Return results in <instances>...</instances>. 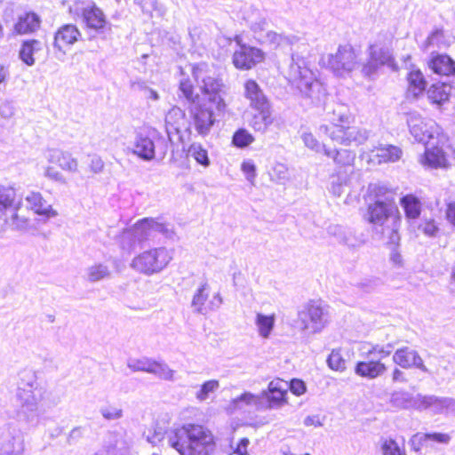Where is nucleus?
<instances>
[{"mask_svg": "<svg viewBox=\"0 0 455 455\" xmlns=\"http://www.w3.org/2000/svg\"><path fill=\"white\" fill-rule=\"evenodd\" d=\"M421 394H412L405 390L394 391L390 396V404L396 409L417 410L420 408Z\"/></svg>", "mask_w": 455, "mask_h": 455, "instance_id": "obj_28", "label": "nucleus"}, {"mask_svg": "<svg viewBox=\"0 0 455 455\" xmlns=\"http://www.w3.org/2000/svg\"><path fill=\"white\" fill-rule=\"evenodd\" d=\"M447 43L444 39L443 31L442 29H435L424 43V48L428 50L430 47L442 48L446 46Z\"/></svg>", "mask_w": 455, "mask_h": 455, "instance_id": "obj_55", "label": "nucleus"}, {"mask_svg": "<svg viewBox=\"0 0 455 455\" xmlns=\"http://www.w3.org/2000/svg\"><path fill=\"white\" fill-rule=\"evenodd\" d=\"M243 19L254 33L255 38L272 47L284 46L293 44L295 36H288L268 30V22L264 13L259 9L250 6L243 12Z\"/></svg>", "mask_w": 455, "mask_h": 455, "instance_id": "obj_6", "label": "nucleus"}, {"mask_svg": "<svg viewBox=\"0 0 455 455\" xmlns=\"http://www.w3.org/2000/svg\"><path fill=\"white\" fill-rule=\"evenodd\" d=\"M259 113L254 115L251 121V125L255 131L264 132L273 123L269 104L262 108H255Z\"/></svg>", "mask_w": 455, "mask_h": 455, "instance_id": "obj_44", "label": "nucleus"}, {"mask_svg": "<svg viewBox=\"0 0 455 455\" xmlns=\"http://www.w3.org/2000/svg\"><path fill=\"white\" fill-rule=\"evenodd\" d=\"M241 170L244 173L246 180L253 184L256 178V166L252 160L247 159L242 163Z\"/></svg>", "mask_w": 455, "mask_h": 455, "instance_id": "obj_63", "label": "nucleus"}, {"mask_svg": "<svg viewBox=\"0 0 455 455\" xmlns=\"http://www.w3.org/2000/svg\"><path fill=\"white\" fill-rule=\"evenodd\" d=\"M400 148L393 145H380L371 150L369 161L373 164L394 163L402 157Z\"/></svg>", "mask_w": 455, "mask_h": 455, "instance_id": "obj_29", "label": "nucleus"}, {"mask_svg": "<svg viewBox=\"0 0 455 455\" xmlns=\"http://www.w3.org/2000/svg\"><path fill=\"white\" fill-rule=\"evenodd\" d=\"M167 151V140L156 129L138 133L132 144V153L148 162L155 159H164Z\"/></svg>", "mask_w": 455, "mask_h": 455, "instance_id": "obj_10", "label": "nucleus"}, {"mask_svg": "<svg viewBox=\"0 0 455 455\" xmlns=\"http://www.w3.org/2000/svg\"><path fill=\"white\" fill-rule=\"evenodd\" d=\"M150 373L164 380L174 379V371L163 362L155 361Z\"/></svg>", "mask_w": 455, "mask_h": 455, "instance_id": "obj_54", "label": "nucleus"}, {"mask_svg": "<svg viewBox=\"0 0 455 455\" xmlns=\"http://www.w3.org/2000/svg\"><path fill=\"white\" fill-rule=\"evenodd\" d=\"M408 89L407 93L409 97L417 98L426 89V80L423 74L419 69H412L407 76Z\"/></svg>", "mask_w": 455, "mask_h": 455, "instance_id": "obj_36", "label": "nucleus"}, {"mask_svg": "<svg viewBox=\"0 0 455 455\" xmlns=\"http://www.w3.org/2000/svg\"><path fill=\"white\" fill-rule=\"evenodd\" d=\"M244 97L250 101V106L253 108H262L269 104L259 85L251 79L244 83Z\"/></svg>", "mask_w": 455, "mask_h": 455, "instance_id": "obj_32", "label": "nucleus"}, {"mask_svg": "<svg viewBox=\"0 0 455 455\" xmlns=\"http://www.w3.org/2000/svg\"><path fill=\"white\" fill-rule=\"evenodd\" d=\"M253 141V136L244 129H239L233 136V143L238 148L247 147Z\"/></svg>", "mask_w": 455, "mask_h": 455, "instance_id": "obj_58", "label": "nucleus"}, {"mask_svg": "<svg viewBox=\"0 0 455 455\" xmlns=\"http://www.w3.org/2000/svg\"><path fill=\"white\" fill-rule=\"evenodd\" d=\"M173 259V251L164 246L154 247L136 255L130 267L136 273L146 276L160 274Z\"/></svg>", "mask_w": 455, "mask_h": 455, "instance_id": "obj_7", "label": "nucleus"}, {"mask_svg": "<svg viewBox=\"0 0 455 455\" xmlns=\"http://www.w3.org/2000/svg\"><path fill=\"white\" fill-rule=\"evenodd\" d=\"M264 60V52L256 47L240 44L234 52L232 60L238 69L248 70Z\"/></svg>", "mask_w": 455, "mask_h": 455, "instance_id": "obj_18", "label": "nucleus"}, {"mask_svg": "<svg viewBox=\"0 0 455 455\" xmlns=\"http://www.w3.org/2000/svg\"><path fill=\"white\" fill-rule=\"evenodd\" d=\"M15 417L17 422L25 429L36 428L41 420L40 403L42 392L34 374L28 373L27 380L21 379L15 393Z\"/></svg>", "mask_w": 455, "mask_h": 455, "instance_id": "obj_2", "label": "nucleus"}, {"mask_svg": "<svg viewBox=\"0 0 455 455\" xmlns=\"http://www.w3.org/2000/svg\"><path fill=\"white\" fill-rule=\"evenodd\" d=\"M100 411L101 416L108 420H116L123 417V410L114 405L101 407Z\"/></svg>", "mask_w": 455, "mask_h": 455, "instance_id": "obj_61", "label": "nucleus"}, {"mask_svg": "<svg viewBox=\"0 0 455 455\" xmlns=\"http://www.w3.org/2000/svg\"><path fill=\"white\" fill-rule=\"evenodd\" d=\"M189 114L191 124L188 125H192L200 136L209 134L215 123L212 112L201 105L194 104L189 108Z\"/></svg>", "mask_w": 455, "mask_h": 455, "instance_id": "obj_20", "label": "nucleus"}, {"mask_svg": "<svg viewBox=\"0 0 455 455\" xmlns=\"http://www.w3.org/2000/svg\"><path fill=\"white\" fill-rule=\"evenodd\" d=\"M393 36L384 33L377 36L374 43L368 50L369 58L362 65L361 72L364 76L371 77L375 75L381 66H395L392 53Z\"/></svg>", "mask_w": 455, "mask_h": 455, "instance_id": "obj_8", "label": "nucleus"}, {"mask_svg": "<svg viewBox=\"0 0 455 455\" xmlns=\"http://www.w3.org/2000/svg\"><path fill=\"white\" fill-rule=\"evenodd\" d=\"M155 360L148 357L130 358L127 366L132 371H145L150 373Z\"/></svg>", "mask_w": 455, "mask_h": 455, "instance_id": "obj_50", "label": "nucleus"}, {"mask_svg": "<svg viewBox=\"0 0 455 455\" xmlns=\"http://www.w3.org/2000/svg\"><path fill=\"white\" fill-rule=\"evenodd\" d=\"M383 455H406L403 448L393 439H386L381 444Z\"/></svg>", "mask_w": 455, "mask_h": 455, "instance_id": "obj_57", "label": "nucleus"}, {"mask_svg": "<svg viewBox=\"0 0 455 455\" xmlns=\"http://www.w3.org/2000/svg\"><path fill=\"white\" fill-rule=\"evenodd\" d=\"M431 410L435 414L455 411V400L433 395H421L419 411Z\"/></svg>", "mask_w": 455, "mask_h": 455, "instance_id": "obj_25", "label": "nucleus"}, {"mask_svg": "<svg viewBox=\"0 0 455 455\" xmlns=\"http://www.w3.org/2000/svg\"><path fill=\"white\" fill-rule=\"evenodd\" d=\"M301 140L307 148L315 151V153L324 154V148H327L326 146L319 142L311 132H302Z\"/></svg>", "mask_w": 455, "mask_h": 455, "instance_id": "obj_56", "label": "nucleus"}, {"mask_svg": "<svg viewBox=\"0 0 455 455\" xmlns=\"http://www.w3.org/2000/svg\"><path fill=\"white\" fill-rule=\"evenodd\" d=\"M263 407L264 403L261 402V397L259 396V395L244 392L239 396L230 400L224 410L228 414L232 415L237 412L246 411L251 408L262 410Z\"/></svg>", "mask_w": 455, "mask_h": 455, "instance_id": "obj_23", "label": "nucleus"}, {"mask_svg": "<svg viewBox=\"0 0 455 455\" xmlns=\"http://www.w3.org/2000/svg\"><path fill=\"white\" fill-rule=\"evenodd\" d=\"M329 122L331 123L330 130L335 129L337 126L351 124L353 116L347 108L342 104H337L332 112L329 114Z\"/></svg>", "mask_w": 455, "mask_h": 455, "instance_id": "obj_39", "label": "nucleus"}, {"mask_svg": "<svg viewBox=\"0 0 455 455\" xmlns=\"http://www.w3.org/2000/svg\"><path fill=\"white\" fill-rule=\"evenodd\" d=\"M40 19L34 12H28L19 17L13 30L16 34L25 35L36 31L40 27Z\"/></svg>", "mask_w": 455, "mask_h": 455, "instance_id": "obj_34", "label": "nucleus"}, {"mask_svg": "<svg viewBox=\"0 0 455 455\" xmlns=\"http://www.w3.org/2000/svg\"><path fill=\"white\" fill-rule=\"evenodd\" d=\"M43 50V44L36 39L24 41L20 46V59L28 66H33L36 62L34 55Z\"/></svg>", "mask_w": 455, "mask_h": 455, "instance_id": "obj_38", "label": "nucleus"}, {"mask_svg": "<svg viewBox=\"0 0 455 455\" xmlns=\"http://www.w3.org/2000/svg\"><path fill=\"white\" fill-rule=\"evenodd\" d=\"M21 203L19 202L15 207V212L12 215L10 219L9 225L12 228L22 231V232H35L36 230L35 225L29 218L25 216H20L18 214V211L20 208Z\"/></svg>", "mask_w": 455, "mask_h": 455, "instance_id": "obj_43", "label": "nucleus"}, {"mask_svg": "<svg viewBox=\"0 0 455 455\" xmlns=\"http://www.w3.org/2000/svg\"><path fill=\"white\" fill-rule=\"evenodd\" d=\"M220 388V382L217 379H210L203 383L200 389L196 392V397L200 402L207 400L211 394L215 393Z\"/></svg>", "mask_w": 455, "mask_h": 455, "instance_id": "obj_52", "label": "nucleus"}, {"mask_svg": "<svg viewBox=\"0 0 455 455\" xmlns=\"http://www.w3.org/2000/svg\"><path fill=\"white\" fill-rule=\"evenodd\" d=\"M324 155L333 160L334 171H345L348 174L353 173L355 160V152L348 149L324 148Z\"/></svg>", "mask_w": 455, "mask_h": 455, "instance_id": "obj_26", "label": "nucleus"}, {"mask_svg": "<svg viewBox=\"0 0 455 455\" xmlns=\"http://www.w3.org/2000/svg\"><path fill=\"white\" fill-rule=\"evenodd\" d=\"M392 360L403 369H417L425 373L429 372L419 352L409 347H403L396 349L393 355Z\"/></svg>", "mask_w": 455, "mask_h": 455, "instance_id": "obj_21", "label": "nucleus"}, {"mask_svg": "<svg viewBox=\"0 0 455 455\" xmlns=\"http://www.w3.org/2000/svg\"><path fill=\"white\" fill-rule=\"evenodd\" d=\"M90 162L88 164L89 170L94 174H100L103 172L105 164L100 156L97 155H92L89 156Z\"/></svg>", "mask_w": 455, "mask_h": 455, "instance_id": "obj_64", "label": "nucleus"}, {"mask_svg": "<svg viewBox=\"0 0 455 455\" xmlns=\"http://www.w3.org/2000/svg\"><path fill=\"white\" fill-rule=\"evenodd\" d=\"M25 440L13 421H0V455H23Z\"/></svg>", "mask_w": 455, "mask_h": 455, "instance_id": "obj_14", "label": "nucleus"}, {"mask_svg": "<svg viewBox=\"0 0 455 455\" xmlns=\"http://www.w3.org/2000/svg\"><path fill=\"white\" fill-rule=\"evenodd\" d=\"M24 200L27 208L35 214L44 218V220L57 218L59 212L53 206L47 202L39 191L30 190L25 196Z\"/></svg>", "mask_w": 455, "mask_h": 455, "instance_id": "obj_19", "label": "nucleus"}, {"mask_svg": "<svg viewBox=\"0 0 455 455\" xmlns=\"http://www.w3.org/2000/svg\"><path fill=\"white\" fill-rule=\"evenodd\" d=\"M387 371V366L379 360H373L371 358L369 361L358 362L355 368V372L363 378L370 379H377L382 376Z\"/></svg>", "mask_w": 455, "mask_h": 455, "instance_id": "obj_31", "label": "nucleus"}, {"mask_svg": "<svg viewBox=\"0 0 455 455\" xmlns=\"http://www.w3.org/2000/svg\"><path fill=\"white\" fill-rule=\"evenodd\" d=\"M428 66L434 73L441 76H450L455 73V62L445 54L432 56Z\"/></svg>", "mask_w": 455, "mask_h": 455, "instance_id": "obj_33", "label": "nucleus"}, {"mask_svg": "<svg viewBox=\"0 0 455 455\" xmlns=\"http://www.w3.org/2000/svg\"><path fill=\"white\" fill-rule=\"evenodd\" d=\"M407 124L411 134L420 143L427 144L430 140L436 139L437 143L443 144L446 140L442 128L434 120H426L416 112L409 113Z\"/></svg>", "mask_w": 455, "mask_h": 455, "instance_id": "obj_13", "label": "nucleus"}, {"mask_svg": "<svg viewBox=\"0 0 455 455\" xmlns=\"http://www.w3.org/2000/svg\"><path fill=\"white\" fill-rule=\"evenodd\" d=\"M286 77L291 86L313 102H320L326 96L325 86L307 66L306 60L298 55H292Z\"/></svg>", "mask_w": 455, "mask_h": 455, "instance_id": "obj_4", "label": "nucleus"}, {"mask_svg": "<svg viewBox=\"0 0 455 455\" xmlns=\"http://www.w3.org/2000/svg\"><path fill=\"white\" fill-rule=\"evenodd\" d=\"M179 90L188 101L191 102L192 105L196 104L198 95L194 94V85L188 77L184 76L182 71L181 78L180 79Z\"/></svg>", "mask_w": 455, "mask_h": 455, "instance_id": "obj_51", "label": "nucleus"}, {"mask_svg": "<svg viewBox=\"0 0 455 455\" xmlns=\"http://www.w3.org/2000/svg\"><path fill=\"white\" fill-rule=\"evenodd\" d=\"M188 155L204 168L211 164L208 151L200 143H192L188 149Z\"/></svg>", "mask_w": 455, "mask_h": 455, "instance_id": "obj_46", "label": "nucleus"}, {"mask_svg": "<svg viewBox=\"0 0 455 455\" xmlns=\"http://www.w3.org/2000/svg\"><path fill=\"white\" fill-rule=\"evenodd\" d=\"M327 363L329 367L334 371H343L346 369V361L339 351L332 350Z\"/></svg>", "mask_w": 455, "mask_h": 455, "instance_id": "obj_60", "label": "nucleus"}, {"mask_svg": "<svg viewBox=\"0 0 455 455\" xmlns=\"http://www.w3.org/2000/svg\"><path fill=\"white\" fill-rule=\"evenodd\" d=\"M289 384L280 379L270 381L266 390H263L259 396L264 403L263 409H280L288 403Z\"/></svg>", "mask_w": 455, "mask_h": 455, "instance_id": "obj_17", "label": "nucleus"}, {"mask_svg": "<svg viewBox=\"0 0 455 455\" xmlns=\"http://www.w3.org/2000/svg\"><path fill=\"white\" fill-rule=\"evenodd\" d=\"M110 275L108 267L102 263H97L90 266L86 269V279L91 283L99 282Z\"/></svg>", "mask_w": 455, "mask_h": 455, "instance_id": "obj_48", "label": "nucleus"}, {"mask_svg": "<svg viewBox=\"0 0 455 455\" xmlns=\"http://www.w3.org/2000/svg\"><path fill=\"white\" fill-rule=\"evenodd\" d=\"M328 234L336 238L337 242L347 246H355V239L352 232L339 225H331L328 228Z\"/></svg>", "mask_w": 455, "mask_h": 455, "instance_id": "obj_45", "label": "nucleus"}, {"mask_svg": "<svg viewBox=\"0 0 455 455\" xmlns=\"http://www.w3.org/2000/svg\"><path fill=\"white\" fill-rule=\"evenodd\" d=\"M254 323L259 336L262 339H269L275 325V315L257 313Z\"/></svg>", "mask_w": 455, "mask_h": 455, "instance_id": "obj_37", "label": "nucleus"}, {"mask_svg": "<svg viewBox=\"0 0 455 455\" xmlns=\"http://www.w3.org/2000/svg\"><path fill=\"white\" fill-rule=\"evenodd\" d=\"M421 163L431 168H442L445 166L446 159L439 147H433L426 148Z\"/></svg>", "mask_w": 455, "mask_h": 455, "instance_id": "obj_41", "label": "nucleus"}, {"mask_svg": "<svg viewBox=\"0 0 455 455\" xmlns=\"http://www.w3.org/2000/svg\"><path fill=\"white\" fill-rule=\"evenodd\" d=\"M136 237L140 243L154 238L156 234H162L168 239H173L175 234L166 224L152 218H144L132 226Z\"/></svg>", "mask_w": 455, "mask_h": 455, "instance_id": "obj_16", "label": "nucleus"}, {"mask_svg": "<svg viewBox=\"0 0 455 455\" xmlns=\"http://www.w3.org/2000/svg\"><path fill=\"white\" fill-rule=\"evenodd\" d=\"M210 286L207 282H203L196 289L191 302L194 310L199 314L206 315L208 307L206 300L209 298Z\"/></svg>", "mask_w": 455, "mask_h": 455, "instance_id": "obj_40", "label": "nucleus"}, {"mask_svg": "<svg viewBox=\"0 0 455 455\" xmlns=\"http://www.w3.org/2000/svg\"><path fill=\"white\" fill-rule=\"evenodd\" d=\"M400 204L404 212L405 218L410 224V228L414 229L416 222L421 213L422 204L420 200L413 195H406L400 199Z\"/></svg>", "mask_w": 455, "mask_h": 455, "instance_id": "obj_30", "label": "nucleus"}, {"mask_svg": "<svg viewBox=\"0 0 455 455\" xmlns=\"http://www.w3.org/2000/svg\"><path fill=\"white\" fill-rule=\"evenodd\" d=\"M318 132L327 134L333 142L344 146L361 145L364 143L369 137L367 130L356 126H350V124L337 126L332 130H330L328 125L323 124L319 126Z\"/></svg>", "mask_w": 455, "mask_h": 455, "instance_id": "obj_15", "label": "nucleus"}, {"mask_svg": "<svg viewBox=\"0 0 455 455\" xmlns=\"http://www.w3.org/2000/svg\"><path fill=\"white\" fill-rule=\"evenodd\" d=\"M191 71L201 92L207 96L219 113H224L227 108L223 99L224 84L214 68L203 62L193 66Z\"/></svg>", "mask_w": 455, "mask_h": 455, "instance_id": "obj_5", "label": "nucleus"}, {"mask_svg": "<svg viewBox=\"0 0 455 455\" xmlns=\"http://www.w3.org/2000/svg\"><path fill=\"white\" fill-rule=\"evenodd\" d=\"M451 86L449 84L441 83L432 84L427 92V99L432 104L442 106L449 100Z\"/></svg>", "mask_w": 455, "mask_h": 455, "instance_id": "obj_35", "label": "nucleus"}, {"mask_svg": "<svg viewBox=\"0 0 455 455\" xmlns=\"http://www.w3.org/2000/svg\"><path fill=\"white\" fill-rule=\"evenodd\" d=\"M417 228L428 237H435L439 232V228L433 219L422 220Z\"/></svg>", "mask_w": 455, "mask_h": 455, "instance_id": "obj_59", "label": "nucleus"}, {"mask_svg": "<svg viewBox=\"0 0 455 455\" xmlns=\"http://www.w3.org/2000/svg\"><path fill=\"white\" fill-rule=\"evenodd\" d=\"M351 174L345 171H334L330 177L329 191L335 196H340L344 187L348 184Z\"/></svg>", "mask_w": 455, "mask_h": 455, "instance_id": "obj_42", "label": "nucleus"}, {"mask_svg": "<svg viewBox=\"0 0 455 455\" xmlns=\"http://www.w3.org/2000/svg\"><path fill=\"white\" fill-rule=\"evenodd\" d=\"M44 157L49 164H57L65 172L70 173L78 172V160L70 152L52 148L45 151Z\"/></svg>", "mask_w": 455, "mask_h": 455, "instance_id": "obj_24", "label": "nucleus"}, {"mask_svg": "<svg viewBox=\"0 0 455 455\" xmlns=\"http://www.w3.org/2000/svg\"><path fill=\"white\" fill-rule=\"evenodd\" d=\"M165 130L171 139V135L173 133H180L182 130L188 131L189 125L186 120V115L184 111L178 108H172L165 115Z\"/></svg>", "mask_w": 455, "mask_h": 455, "instance_id": "obj_27", "label": "nucleus"}, {"mask_svg": "<svg viewBox=\"0 0 455 455\" xmlns=\"http://www.w3.org/2000/svg\"><path fill=\"white\" fill-rule=\"evenodd\" d=\"M44 175L45 178L54 182H59L60 184H66L67 182L66 178L62 172L52 165H47L44 167Z\"/></svg>", "mask_w": 455, "mask_h": 455, "instance_id": "obj_62", "label": "nucleus"}, {"mask_svg": "<svg viewBox=\"0 0 455 455\" xmlns=\"http://www.w3.org/2000/svg\"><path fill=\"white\" fill-rule=\"evenodd\" d=\"M118 243L124 250L131 251L141 244L136 237L132 227L124 229L118 237Z\"/></svg>", "mask_w": 455, "mask_h": 455, "instance_id": "obj_49", "label": "nucleus"}, {"mask_svg": "<svg viewBox=\"0 0 455 455\" xmlns=\"http://www.w3.org/2000/svg\"><path fill=\"white\" fill-rule=\"evenodd\" d=\"M359 53L351 45H340L335 53L322 59L323 65L335 76L344 77L360 67Z\"/></svg>", "mask_w": 455, "mask_h": 455, "instance_id": "obj_12", "label": "nucleus"}, {"mask_svg": "<svg viewBox=\"0 0 455 455\" xmlns=\"http://www.w3.org/2000/svg\"><path fill=\"white\" fill-rule=\"evenodd\" d=\"M366 220L377 233H379L387 243L396 245L400 241L398 233L400 217L392 200L378 199L369 204Z\"/></svg>", "mask_w": 455, "mask_h": 455, "instance_id": "obj_3", "label": "nucleus"}, {"mask_svg": "<svg viewBox=\"0 0 455 455\" xmlns=\"http://www.w3.org/2000/svg\"><path fill=\"white\" fill-rule=\"evenodd\" d=\"M143 435L153 445L165 439L167 445L180 455H212L215 449L212 433L198 424L187 423L167 427L156 421L144 431Z\"/></svg>", "mask_w": 455, "mask_h": 455, "instance_id": "obj_1", "label": "nucleus"}, {"mask_svg": "<svg viewBox=\"0 0 455 455\" xmlns=\"http://www.w3.org/2000/svg\"><path fill=\"white\" fill-rule=\"evenodd\" d=\"M15 197L16 192L13 188L0 186V211L12 207Z\"/></svg>", "mask_w": 455, "mask_h": 455, "instance_id": "obj_53", "label": "nucleus"}, {"mask_svg": "<svg viewBox=\"0 0 455 455\" xmlns=\"http://www.w3.org/2000/svg\"><path fill=\"white\" fill-rule=\"evenodd\" d=\"M329 323L327 307L320 301H310L298 312L296 327L305 336L320 333Z\"/></svg>", "mask_w": 455, "mask_h": 455, "instance_id": "obj_9", "label": "nucleus"}, {"mask_svg": "<svg viewBox=\"0 0 455 455\" xmlns=\"http://www.w3.org/2000/svg\"><path fill=\"white\" fill-rule=\"evenodd\" d=\"M69 13L90 29L102 31L107 24V16L94 0H73Z\"/></svg>", "mask_w": 455, "mask_h": 455, "instance_id": "obj_11", "label": "nucleus"}, {"mask_svg": "<svg viewBox=\"0 0 455 455\" xmlns=\"http://www.w3.org/2000/svg\"><path fill=\"white\" fill-rule=\"evenodd\" d=\"M81 37V32L76 25L65 24L54 34L53 48L64 56L67 51Z\"/></svg>", "mask_w": 455, "mask_h": 455, "instance_id": "obj_22", "label": "nucleus"}, {"mask_svg": "<svg viewBox=\"0 0 455 455\" xmlns=\"http://www.w3.org/2000/svg\"><path fill=\"white\" fill-rule=\"evenodd\" d=\"M394 347V343H387L384 345L373 344L371 345V347L367 350V352H365V355L368 358L379 360L381 362L382 359L388 357L391 355Z\"/></svg>", "mask_w": 455, "mask_h": 455, "instance_id": "obj_47", "label": "nucleus"}]
</instances>
